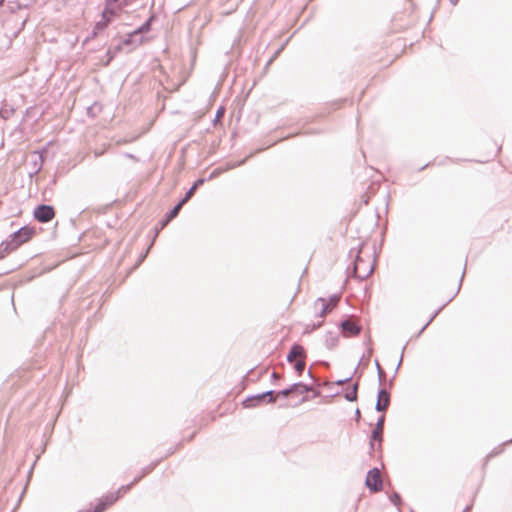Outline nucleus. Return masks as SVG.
Here are the masks:
<instances>
[{
  "label": "nucleus",
  "mask_w": 512,
  "mask_h": 512,
  "mask_svg": "<svg viewBox=\"0 0 512 512\" xmlns=\"http://www.w3.org/2000/svg\"><path fill=\"white\" fill-rule=\"evenodd\" d=\"M8 117V113H5V115H2V118H7Z\"/></svg>",
  "instance_id": "60"
},
{
  "label": "nucleus",
  "mask_w": 512,
  "mask_h": 512,
  "mask_svg": "<svg viewBox=\"0 0 512 512\" xmlns=\"http://www.w3.org/2000/svg\"><path fill=\"white\" fill-rule=\"evenodd\" d=\"M294 384L301 385L302 387H297L296 390H293V394H306L313 389L312 385L303 382H295Z\"/></svg>",
  "instance_id": "26"
},
{
  "label": "nucleus",
  "mask_w": 512,
  "mask_h": 512,
  "mask_svg": "<svg viewBox=\"0 0 512 512\" xmlns=\"http://www.w3.org/2000/svg\"><path fill=\"white\" fill-rule=\"evenodd\" d=\"M499 453V451H497L496 449L492 450L489 454H488V457H493L495 455H497Z\"/></svg>",
  "instance_id": "48"
},
{
  "label": "nucleus",
  "mask_w": 512,
  "mask_h": 512,
  "mask_svg": "<svg viewBox=\"0 0 512 512\" xmlns=\"http://www.w3.org/2000/svg\"><path fill=\"white\" fill-rule=\"evenodd\" d=\"M465 272H466V265L464 266V269H463V272L461 274V277H460V280H459V284H458V287H457V290L456 292L452 295V297H450L448 299V301L446 303H444L442 306H440L437 310H435L433 313L435 315H438L442 309L447 305L449 304L455 297L456 295L459 293L460 289H461V286H462V282H463V279H464V276H465Z\"/></svg>",
  "instance_id": "21"
},
{
  "label": "nucleus",
  "mask_w": 512,
  "mask_h": 512,
  "mask_svg": "<svg viewBox=\"0 0 512 512\" xmlns=\"http://www.w3.org/2000/svg\"><path fill=\"white\" fill-rule=\"evenodd\" d=\"M313 391L312 398L319 397L321 395V392L319 390H311Z\"/></svg>",
  "instance_id": "46"
},
{
  "label": "nucleus",
  "mask_w": 512,
  "mask_h": 512,
  "mask_svg": "<svg viewBox=\"0 0 512 512\" xmlns=\"http://www.w3.org/2000/svg\"><path fill=\"white\" fill-rule=\"evenodd\" d=\"M283 49V47L279 48L275 53L274 55L271 57V59L268 61L267 64H270L277 56L278 54L281 52V50Z\"/></svg>",
  "instance_id": "43"
},
{
  "label": "nucleus",
  "mask_w": 512,
  "mask_h": 512,
  "mask_svg": "<svg viewBox=\"0 0 512 512\" xmlns=\"http://www.w3.org/2000/svg\"><path fill=\"white\" fill-rule=\"evenodd\" d=\"M365 486L372 493L380 492L383 489V481L377 467H373L368 470L365 479Z\"/></svg>",
  "instance_id": "5"
},
{
  "label": "nucleus",
  "mask_w": 512,
  "mask_h": 512,
  "mask_svg": "<svg viewBox=\"0 0 512 512\" xmlns=\"http://www.w3.org/2000/svg\"><path fill=\"white\" fill-rule=\"evenodd\" d=\"M293 367H294V370L295 372L301 376L305 370V366H306V363H305V358H302V359H299L297 361H295L293 364Z\"/></svg>",
  "instance_id": "27"
},
{
  "label": "nucleus",
  "mask_w": 512,
  "mask_h": 512,
  "mask_svg": "<svg viewBox=\"0 0 512 512\" xmlns=\"http://www.w3.org/2000/svg\"><path fill=\"white\" fill-rule=\"evenodd\" d=\"M360 418H361V413H360L359 408H357V409L355 410V421H356V422H359V421H360Z\"/></svg>",
  "instance_id": "44"
},
{
  "label": "nucleus",
  "mask_w": 512,
  "mask_h": 512,
  "mask_svg": "<svg viewBox=\"0 0 512 512\" xmlns=\"http://www.w3.org/2000/svg\"><path fill=\"white\" fill-rule=\"evenodd\" d=\"M149 38L145 35L134 34V30L127 33L123 37H120L119 43H122L123 46L129 47L128 52H131L133 49L143 45L148 42Z\"/></svg>",
  "instance_id": "6"
},
{
  "label": "nucleus",
  "mask_w": 512,
  "mask_h": 512,
  "mask_svg": "<svg viewBox=\"0 0 512 512\" xmlns=\"http://www.w3.org/2000/svg\"><path fill=\"white\" fill-rule=\"evenodd\" d=\"M366 344H371V338L369 337L368 339H366Z\"/></svg>",
  "instance_id": "58"
},
{
  "label": "nucleus",
  "mask_w": 512,
  "mask_h": 512,
  "mask_svg": "<svg viewBox=\"0 0 512 512\" xmlns=\"http://www.w3.org/2000/svg\"><path fill=\"white\" fill-rule=\"evenodd\" d=\"M223 169H224V166H223V167H219V168L214 169V170L210 173V175H209L207 178H205V179H206V181H208V180H212L213 178H215V177H217L218 175H220L222 172H224V171H223Z\"/></svg>",
  "instance_id": "36"
},
{
  "label": "nucleus",
  "mask_w": 512,
  "mask_h": 512,
  "mask_svg": "<svg viewBox=\"0 0 512 512\" xmlns=\"http://www.w3.org/2000/svg\"><path fill=\"white\" fill-rule=\"evenodd\" d=\"M161 462V459H157L152 461L149 465L143 467L138 475H136L132 480V485H136L140 482L145 476L149 475Z\"/></svg>",
  "instance_id": "17"
},
{
  "label": "nucleus",
  "mask_w": 512,
  "mask_h": 512,
  "mask_svg": "<svg viewBox=\"0 0 512 512\" xmlns=\"http://www.w3.org/2000/svg\"><path fill=\"white\" fill-rule=\"evenodd\" d=\"M121 10L122 6L119 4V0H105L104 8L101 12L102 19L111 23Z\"/></svg>",
  "instance_id": "8"
},
{
  "label": "nucleus",
  "mask_w": 512,
  "mask_h": 512,
  "mask_svg": "<svg viewBox=\"0 0 512 512\" xmlns=\"http://www.w3.org/2000/svg\"><path fill=\"white\" fill-rule=\"evenodd\" d=\"M337 395H339V392H336V393H334V394H332V395L326 396L325 398H326V399H327V398H332V397H335V396H337Z\"/></svg>",
  "instance_id": "53"
},
{
  "label": "nucleus",
  "mask_w": 512,
  "mask_h": 512,
  "mask_svg": "<svg viewBox=\"0 0 512 512\" xmlns=\"http://www.w3.org/2000/svg\"><path fill=\"white\" fill-rule=\"evenodd\" d=\"M433 162H428L427 164H425L424 166H422L421 168H419V171H423L424 169H426L427 167H429L430 165H432Z\"/></svg>",
  "instance_id": "49"
},
{
  "label": "nucleus",
  "mask_w": 512,
  "mask_h": 512,
  "mask_svg": "<svg viewBox=\"0 0 512 512\" xmlns=\"http://www.w3.org/2000/svg\"><path fill=\"white\" fill-rule=\"evenodd\" d=\"M223 169H224V166H223V167H219V168L214 169V170L210 173V175H209L207 178H205V179H206V181H208V180H212L213 178H215V177H217L218 175H220L222 172H224V171H223Z\"/></svg>",
  "instance_id": "37"
},
{
  "label": "nucleus",
  "mask_w": 512,
  "mask_h": 512,
  "mask_svg": "<svg viewBox=\"0 0 512 512\" xmlns=\"http://www.w3.org/2000/svg\"><path fill=\"white\" fill-rule=\"evenodd\" d=\"M31 109H32V108H27V109H26V111H25V113H26V114H28V113H29V111H30Z\"/></svg>",
  "instance_id": "59"
},
{
  "label": "nucleus",
  "mask_w": 512,
  "mask_h": 512,
  "mask_svg": "<svg viewBox=\"0 0 512 512\" xmlns=\"http://www.w3.org/2000/svg\"><path fill=\"white\" fill-rule=\"evenodd\" d=\"M152 245H153V241L150 243V245L147 247V249L139 255L138 261L133 266L132 270L136 269L145 260V258L147 257V255H148Z\"/></svg>",
  "instance_id": "31"
},
{
  "label": "nucleus",
  "mask_w": 512,
  "mask_h": 512,
  "mask_svg": "<svg viewBox=\"0 0 512 512\" xmlns=\"http://www.w3.org/2000/svg\"><path fill=\"white\" fill-rule=\"evenodd\" d=\"M225 113V108L223 106H220L217 111H216V115H215V118L213 120V125L216 126L219 119L224 115Z\"/></svg>",
  "instance_id": "34"
},
{
  "label": "nucleus",
  "mask_w": 512,
  "mask_h": 512,
  "mask_svg": "<svg viewBox=\"0 0 512 512\" xmlns=\"http://www.w3.org/2000/svg\"><path fill=\"white\" fill-rule=\"evenodd\" d=\"M385 422V416L381 415L378 417L374 429L371 431L369 436V449L373 451L375 449V441L381 443L383 441V425Z\"/></svg>",
  "instance_id": "11"
},
{
  "label": "nucleus",
  "mask_w": 512,
  "mask_h": 512,
  "mask_svg": "<svg viewBox=\"0 0 512 512\" xmlns=\"http://www.w3.org/2000/svg\"><path fill=\"white\" fill-rule=\"evenodd\" d=\"M460 0H449L450 4L452 6H456L459 3Z\"/></svg>",
  "instance_id": "51"
},
{
  "label": "nucleus",
  "mask_w": 512,
  "mask_h": 512,
  "mask_svg": "<svg viewBox=\"0 0 512 512\" xmlns=\"http://www.w3.org/2000/svg\"><path fill=\"white\" fill-rule=\"evenodd\" d=\"M323 321H318L316 323H312L306 326L304 333H311L317 329H319L323 325Z\"/></svg>",
  "instance_id": "33"
},
{
  "label": "nucleus",
  "mask_w": 512,
  "mask_h": 512,
  "mask_svg": "<svg viewBox=\"0 0 512 512\" xmlns=\"http://www.w3.org/2000/svg\"><path fill=\"white\" fill-rule=\"evenodd\" d=\"M359 382L353 384L352 388L344 394V398L348 402H355L358 399Z\"/></svg>",
  "instance_id": "23"
},
{
  "label": "nucleus",
  "mask_w": 512,
  "mask_h": 512,
  "mask_svg": "<svg viewBox=\"0 0 512 512\" xmlns=\"http://www.w3.org/2000/svg\"><path fill=\"white\" fill-rule=\"evenodd\" d=\"M35 232L36 230L34 227L25 225L11 233L8 238L0 244V256L3 257L5 254H9L16 250L20 245L29 241Z\"/></svg>",
  "instance_id": "3"
},
{
  "label": "nucleus",
  "mask_w": 512,
  "mask_h": 512,
  "mask_svg": "<svg viewBox=\"0 0 512 512\" xmlns=\"http://www.w3.org/2000/svg\"><path fill=\"white\" fill-rule=\"evenodd\" d=\"M255 368H251L248 372H247V376H250V381L252 382H257L259 381L262 376L267 372L268 368H264L261 372H259L257 375H254L253 374V371H254Z\"/></svg>",
  "instance_id": "29"
},
{
  "label": "nucleus",
  "mask_w": 512,
  "mask_h": 512,
  "mask_svg": "<svg viewBox=\"0 0 512 512\" xmlns=\"http://www.w3.org/2000/svg\"><path fill=\"white\" fill-rule=\"evenodd\" d=\"M478 493V489L476 490V492L474 493L473 497H472V500H471V503L468 504L462 512H470L472 509H473V503H474V500L476 498V495Z\"/></svg>",
  "instance_id": "38"
},
{
  "label": "nucleus",
  "mask_w": 512,
  "mask_h": 512,
  "mask_svg": "<svg viewBox=\"0 0 512 512\" xmlns=\"http://www.w3.org/2000/svg\"><path fill=\"white\" fill-rule=\"evenodd\" d=\"M352 378H353V375H350L344 379H339V380L335 381L334 384L335 385H343L345 383H348Z\"/></svg>",
  "instance_id": "40"
},
{
  "label": "nucleus",
  "mask_w": 512,
  "mask_h": 512,
  "mask_svg": "<svg viewBox=\"0 0 512 512\" xmlns=\"http://www.w3.org/2000/svg\"><path fill=\"white\" fill-rule=\"evenodd\" d=\"M359 365H360V362L357 364V366L355 367V369H354V371H353V373L351 375L354 376L358 372Z\"/></svg>",
  "instance_id": "52"
},
{
  "label": "nucleus",
  "mask_w": 512,
  "mask_h": 512,
  "mask_svg": "<svg viewBox=\"0 0 512 512\" xmlns=\"http://www.w3.org/2000/svg\"><path fill=\"white\" fill-rule=\"evenodd\" d=\"M115 502H111L110 494L97 499L95 506L91 509H88L89 512H104L110 506H112Z\"/></svg>",
  "instance_id": "15"
},
{
  "label": "nucleus",
  "mask_w": 512,
  "mask_h": 512,
  "mask_svg": "<svg viewBox=\"0 0 512 512\" xmlns=\"http://www.w3.org/2000/svg\"><path fill=\"white\" fill-rule=\"evenodd\" d=\"M340 300V294H333L329 297L328 303L330 302V307L333 309L336 307L337 303Z\"/></svg>",
  "instance_id": "35"
},
{
  "label": "nucleus",
  "mask_w": 512,
  "mask_h": 512,
  "mask_svg": "<svg viewBox=\"0 0 512 512\" xmlns=\"http://www.w3.org/2000/svg\"><path fill=\"white\" fill-rule=\"evenodd\" d=\"M309 400V397L307 395H304L301 400H300V403H305Z\"/></svg>",
  "instance_id": "50"
},
{
  "label": "nucleus",
  "mask_w": 512,
  "mask_h": 512,
  "mask_svg": "<svg viewBox=\"0 0 512 512\" xmlns=\"http://www.w3.org/2000/svg\"><path fill=\"white\" fill-rule=\"evenodd\" d=\"M4 1H5V0H0V6H2V5H3Z\"/></svg>",
  "instance_id": "63"
},
{
  "label": "nucleus",
  "mask_w": 512,
  "mask_h": 512,
  "mask_svg": "<svg viewBox=\"0 0 512 512\" xmlns=\"http://www.w3.org/2000/svg\"><path fill=\"white\" fill-rule=\"evenodd\" d=\"M364 244H360L357 249L351 248L349 257L353 258L351 265L347 267L348 277L355 278L359 281L367 279L374 270V262L369 263L361 257V249Z\"/></svg>",
  "instance_id": "1"
},
{
  "label": "nucleus",
  "mask_w": 512,
  "mask_h": 512,
  "mask_svg": "<svg viewBox=\"0 0 512 512\" xmlns=\"http://www.w3.org/2000/svg\"><path fill=\"white\" fill-rule=\"evenodd\" d=\"M157 21V15L152 13L139 27L134 29V34L145 35L150 32L152 25Z\"/></svg>",
  "instance_id": "16"
},
{
  "label": "nucleus",
  "mask_w": 512,
  "mask_h": 512,
  "mask_svg": "<svg viewBox=\"0 0 512 512\" xmlns=\"http://www.w3.org/2000/svg\"><path fill=\"white\" fill-rule=\"evenodd\" d=\"M122 43L111 45L106 51V59L102 62L103 66L107 67L114 60L118 53L122 51Z\"/></svg>",
  "instance_id": "18"
},
{
  "label": "nucleus",
  "mask_w": 512,
  "mask_h": 512,
  "mask_svg": "<svg viewBox=\"0 0 512 512\" xmlns=\"http://www.w3.org/2000/svg\"><path fill=\"white\" fill-rule=\"evenodd\" d=\"M132 481L126 485L120 486L116 491L109 493L111 502H117L124 494L128 493L132 487Z\"/></svg>",
  "instance_id": "19"
},
{
  "label": "nucleus",
  "mask_w": 512,
  "mask_h": 512,
  "mask_svg": "<svg viewBox=\"0 0 512 512\" xmlns=\"http://www.w3.org/2000/svg\"><path fill=\"white\" fill-rule=\"evenodd\" d=\"M368 201H369V198H368V197L363 198V203H364V204H367V203H368Z\"/></svg>",
  "instance_id": "55"
},
{
  "label": "nucleus",
  "mask_w": 512,
  "mask_h": 512,
  "mask_svg": "<svg viewBox=\"0 0 512 512\" xmlns=\"http://www.w3.org/2000/svg\"><path fill=\"white\" fill-rule=\"evenodd\" d=\"M308 376L313 379V376H312V373H311V369L308 370Z\"/></svg>",
  "instance_id": "56"
},
{
  "label": "nucleus",
  "mask_w": 512,
  "mask_h": 512,
  "mask_svg": "<svg viewBox=\"0 0 512 512\" xmlns=\"http://www.w3.org/2000/svg\"><path fill=\"white\" fill-rule=\"evenodd\" d=\"M92 109H93V107H92V106H91V107H89V108L87 109V114H88V115H90V114L92 113Z\"/></svg>",
  "instance_id": "54"
},
{
  "label": "nucleus",
  "mask_w": 512,
  "mask_h": 512,
  "mask_svg": "<svg viewBox=\"0 0 512 512\" xmlns=\"http://www.w3.org/2000/svg\"><path fill=\"white\" fill-rule=\"evenodd\" d=\"M282 376L277 374L276 372H272L270 375V381L272 384H276L279 379H281Z\"/></svg>",
  "instance_id": "39"
},
{
  "label": "nucleus",
  "mask_w": 512,
  "mask_h": 512,
  "mask_svg": "<svg viewBox=\"0 0 512 512\" xmlns=\"http://www.w3.org/2000/svg\"><path fill=\"white\" fill-rule=\"evenodd\" d=\"M436 317H437V315H435L434 313L431 314L429 320L426 322L427 325H430Z\"/></svg>",
  "instance_id": "47"
},
{
  "label": "nucleus",
  "mask_w": 512,
  "mask_h": 512,
  "mask_svg": "<svg viewBox=\"0 0 512 512\" xmlns=\"http://www.w3.org/2000/svg\"><path fill=\"white\" fill-rule=\"evenodd\" d=\"M55 208L49 204H39L34 208L33 216L40 223H47L55 217Z\"/></svg>",
  "instance_id": "7"
},
{
  "label": "nucleus",
  "mask_w": 512,
  "mask_h": 512,
  "mask_svg": "<svg viewBox=\"0 0 512 512\" xmlns=\"http://www.w3.org/2000/svg\"><path fill=\"white\" fill-rule=\"evenodd\" d=\"M339 343V335L332 331H327L325 334V347L329 350L334 349Z\"/></svg>",
  "instance_id": "20"
},
{
  "label": "nucleus",
  "mask_w": 512,
  "mask_h": 512,
  "mask_svg": "<svg viewBox=\"0 0 512 512\" xmlns=\"http://www.w3.org/2000/svg\"><path fill=\"white\" fill-rule=\"evenodd\" d=\"M338 327L344 337L358 336L362 330V326L352 322L348 316L339 322Z\"/></svg>",
  "instance_id": "10"
},
{
  "label": "nucleus",
  "mask_w": 512,
  "mask_h": 512,
  "mask_svg": "<svg viewBox=\"0 0 512 512\" xmlns=\"http://www.w3.org/2000/svg\"><path fill=\"white\" fill-rule=\"evenodd\" d=\"M195 434H196V432H194V433L189 437V439H188V440H189V441H191V440L194 438Z\"/></svg>",
  "instance_id": "57"
},
{
  "label": "nucleus",
  "mask_w": 512,
  "mask_h": 512,
  "mask_svg": "<svg viewBox=\"0 0 512 512\" xmlns=\"http://www.w3.org/2000/svg\"><path fill=\"white\" fill-rule=\"evenodd\" d=\"M429 325H427V323H425L423 325V327L421 329H419L418 333L415 334L414 338H418L421 336V334L426 330V328L428 327Z\"/></svg>",
  "instance_id": "41"
},
{
  "label": "nucleus",
  "mask_w": 512,
  "mask_h": 512,
  "mask_svg": "<svg viewBox=\"0 0 512 512\" xmlns=\"http://www.w3.org/2000/svg\"><path fill=\"white\" fill-rule=\"evenodd\" d=\"M306 356H307V353H306L305 348L301 344L295 342L291 345V347L286 355V360L288 363L293 364L295 362L296 357H299L300 359H302V358H306Z\"/></svg>",
  "instance_id": "12"
},
{
  "label": "nucleus",
  "mask_w": 512,
  "mask_h": 512,
  "mask_svg": "<svg viewBox=\"0 0 512 512\" xmlns=\"http://www.w3.org/2000/svg\"><path fill=\"white\" fill-rule=\"evenodd\" d=\"M108 22H106L105 20L101 19L99 21H97L92 29V31L85 37L84 41H83V45H85L86 43H88L90 40L96 38L102 31H104L107 26H108Z\"/></svg>",
  "instance_id": "14"
},
{
  "label": "nucleus",
  "mask_w": 512,
  "mask_h": 512,
  "mask_svg": "<svg viewBox=\"0 0 512 512\" xmlns=\"http://www.w3.org/2000/svg\"><path fill=\"white\" fill-rule=\"evenodd\" d=\"M374 364H375L377 374H378L379 385H382L385 371L383 370L382 366L380 365L378 359H375Z\"/></svg>",
  "instance_id": "32"
},
{
  "label": "nucleus",
  "mask_w": 512,
  "mask_h": 512,
  "mask_svg": "<svg viewBox=\"0 0 512 512\" xmlns=\"http://www.w3.org/2000/svg\"><path fill=\"white\" fill-rule=\"evenodd\" d=\"M8 117V113H5V115H2V118H7Z\"/></svg>",
  "instance_id": "61"
},
{
  "label": "nucleus",
  "mask_w": 512,
  "mask_h": 512,
  "mask_svg": "<svg viewBox=\"0 0 512 512\" xmlns=\"http://www.w3.org/2000/svg\"><path fill=\"white\" fill-rule=\"evenodd\" d=\"M297 387H302V386L298 385V384H291L290 386H288L282 390H278V391L275 390V397L281 396L283 398H287V397H289L290 394H293V390H296Z\"/></svg>",
  "instance_id": "25"
},
{
  "label": "nucleus",
  "mask_w": 512,
  "mask_h": 512,
  "mask_svg": "<svg viewBox=\"0 0 512 512\" xmlns=\"http://www.w3.org/2000/svg\"><path fill=\"white\" fill-rule=\"evenodd\" d=\"M407 345H408V343H406V344L403 346V348H402V351H401V355H400L399 362H398V364H397V367H396V369H395V372H394V374H393L392 378L390 379V381H389V383H388V384H389V387H392V385H393V381H394V379H395V377H396V375H397V373H398V370H399L400 366L402 365L403 357H404V351H405V349H406Z\"/></svg>",
  "instance_id": "28"
},
{
  "label": "nucleus",
  "mask_w": 512,
  "mask_h": 512,
  "mask_svg": "<svg viewBox=\"0 0 512 512\" xmlns=\"http://www.w3.org/2000/svg\"><path fill=\"white\" fill-rule=\"evenodd\" d=\"M175 451H176V448H175V447H171V448H169V449H168V451H167V453H166V455L160 458V459H161V461H162L164 458H166L167 456L174 454V453H175Z\"/></svg>",
  "instance_id": "42"
},
{
  "label": "nucleus",
  "mask_w": 512,
  "mask_h": 512,
  "mask_svg": "<svg viewBox=\"0 0 512 512\" xmlns=\"http://www.w3.org/2000/svg\"><path fill=\"white\" fill-rule=\"evenodd\" d=\"M433 14L430 15L429 22L432 20Z\"/></svg>",
  "instance_id": "64"
},
{
  "label": "nucleus",
  "mask_w": 512,
  "mask_h": 512,
  "mask_svg": "<svg viewBox=\"0 0 512 512\" xmlns=\"http://www.w3.org/2000/svg\"><path fill=\"white\" fill-rule=\"evenodd\" d=\"M323 364H324V365H326V366H328V365H329V363H328V362H326V361H323Z\"/></svg>",
  "instance_id": "62"
},
{
  "label": "nucleus",
  "mask_w": 512,
  "mask_h": 512,
  "mask_svg": "<svg viewBox=\"0 0 512 512\" xmlns=\"http://www.w3.org/2000/svg\"><path fill=\"white\" fill-rule=\"evenodd\" d=\"M46 152L45 149H43L42 152H35V154H38V158L34 160L33 162V172H30V176L32 177L33 175H36L42 168V163L44 161V156H43V153Z\"/></svg>",
  "instance_id": "24"
},
{
  "label": "nucleus",
  "mask_w": 512,
  "mask_h": 512,
  "mask_svg": "<svg viewBox=\"0 0 512 512\" xmlns=\"http://www.w3.org/2000/svg\"><path fill=\"white\" fill-rule=\"evenodd\" d=\"M276 402L275 390H267L258 394L248 395L241 405L243 408L251 409L263 404H274Z\"/></svg>",
  "instance_id": "4"
},
{
  "label": "nucleus",
  "mask_w": 512,
  "mask_h": 512,
  "mask_svg": "<svg viewBox=\"0 0 512 512\" xmlns=\"http://www.w3.org/2000/svg\"><path fill=\"white\" fill-rule=\"evenodd\" d=\"M265 149L266 148H258L256 150L252 151L249 155H247L245 158H243L241 160H238L235 162H233V161L226 162L224 165L223 171H229V170L235 169L237 167L243 166L247 162L248 159L252 158L253 156L262 152Z\"/></svg>",
  "instance_id": "13"
},
{
  "label": "nucleus",
  "mask_w": 512,
  "mask_h": 512,
  "mask_svg": "<svg viewBox=\"0 0 512 512\" xmlns=\"http://www.w3.org/2000/svg\"><path fill=\"white\" fill-rule=\"evenodd\" d=\"M390 400H391L390 391L387 388L383 387V385H379L378 390H377V400H376V404H375V411L384 413L390 405Z\"/></svg>",
  "instance_id": "9"
},
{
  "label": "nucleus",
  "mask_w": 512,
  "mask_h": 512,
  "mask_svg": "<svg viewBox=\"0 0 512 512\" xmlns=\"http://www.w3.org/2000/svg\"><path fill=\"white\" fill-rule=\"evenodd\" d=\"M321 303V310L317 313L318 317H325V315L332 310L330 307V303H328V300L323 297H319L316 300V304Z\"/></svg>",
  "instance_id": "22"
},
{
  "label": "nucleus",
  "mask_w": 512,
  "mask_h": 512,
  "mask_svg": "<svg viewBox=\"0 0 512 512\" xmlns=\"http://www.w3.org/2000/svg\"><path fill=\"white\" fill-rule=\"evenodd\" d=\"M205 182L206 179L204 178H198L193 182L192 186L185 192L184 196L158 221L155 227V236L161 229L166 227L173 219L178 216L182 207L193 197L196 190L200 188Z\"/></svg>",
  "instance_id": "2"
},
{
  "label": "nucleus",
  "mask_w": 512,
  "mask_h": 512,
  "mask_svg": "<svg viewBox=\"0 0 512 512\" xmlns=\"http://www.w3.org/2000/svg\"><path fill=\"white\" fill-rule=\"evenodd\" d=\"M388 498L390 502L397 507L402 503L401 495L396 491H393L391 494H389Z\"/></svg>",
  "instance_id": "30"
},
{
  "label": "nucleus",
  "mask_w": 512,
  "mask_h": 512,
  "mask_svg": "<svg viewBox=\"0 0 512 512\" xmlns=\"http://www.w3.org/2000/svg\"><path fill=\"white\" fill-rule=\"evenodd\" d=\"M125 156L127 158H129V159L134 160V161H138V158L135 155L131 154V153H125Z\"/></svg>",
  "instance_id": "45"
}]
</instances>
